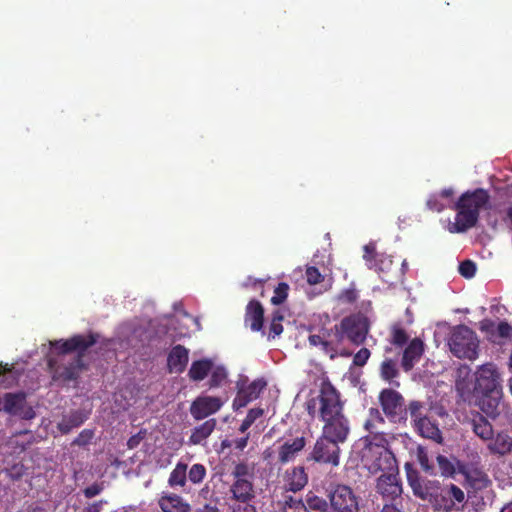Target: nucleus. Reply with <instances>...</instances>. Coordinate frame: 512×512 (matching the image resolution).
I'll list each match as a JSON object with an SVG mask.
<instances>
[{
  "label": "nucleus",
  "mask_w": 512,
  "mask_h": 512,
  "mask_svg": "<svg viewBox=\"0 0 512 512\" xmlns=\"http://www.w3.org/2000/svg\"><path fill=\"white\" fill-rule=\"evenodd\" d=\"M476 403L480 410L489 418L496 419L506 410L502 401V391L496 393L477 394Z\"/></svg>",
  "instance_id": "nucleus-20"
},
{
  "label": "nucleus",
  "mask_w": 512,
  "mask_h": 512,
  "mask_svg": "<svg viewBox=\"0 0 512 512\" xmlns=\"http://www.w3.org/2000/svg\"><path fill=\"white\" fill-rule=\"evenodd\" d=\"M94 343V335L51 341L47 359L53 380L63 384L75 381L84 367L80 354Z\"/></svg>",
  "instance_id": "nucleus-1"
},
{
  "label": "nucleus",
  "mask_w": 512,
  "mask_h": 512,
  "mask_svg": "<svg viewBox=\"0 0 512 512\" xmlns=\"http://www.w3.org/2000/svg\"><path fill=\"white\" fill-rule=\"evenodd\" d=\"M379 401L385 415L393 422L403 418L404 399L400 393L392 389H384L379 395Z\"/></svg>",
  "instance_id": "nucleus-15"
},
{
  "label": "nucleus",
  "mask_w": 512,
  "mask_h": 512,
  "mask_svg": "<svg viewBox=\"0 0 512 512\" xmlns=\"http://www.w3.org/2000/svg\"><path fill=\"white\" fill-rule=\"evenodd\" d=\"M20 512H46V511L39 506H29V507L21 510Z\"/></svg>",
  "instance_id": "nucleus-61"
},
{
  "label": "nucleus",
  "mask_w": 512,
  "mask_h": 512,
  "mask_svg": "<svg viewBox=\"0 0 512 512\" xmlns=\"http://www.w3.org/2000/svg\"><path fill=\"white\" fill-rule=\"evenodd\" d=\"M306 410L312 417L318 415L321 421L344 415L339 393L331 386L323 387L317 397L309 399Z\"/></svg>",
  "instance_id": "nucleus-4"
},
{
  "label": "nucleus",
  "mask_w": 512,
  "mask_h": 512,
  "mask_svg": "<svg viewBox=\"0 0 512 512\" xmlns=\"http://www.w3.org/2000/svg\"><path fill=\"white\" fill-rule=\"evenodd\" d=\"M282 316L274 317L270 325V333L272 337L278 336L283 331V326L281 324Z\"/></svg>",
  "instance_id": "nucleus-55"
},
{
  "label": "nucleus",
  "mask_w": 512,
  "mask_h": 512,
  "mask_svg": "<svg viewBox=\"0 0 512 512\" xmlns=\"http://www.w3.org/2000/svg\"><path fill=\"white\" fill-rule=\"evenodd\" d=\"M419 459H420V464H421L422 468L425 469L426 471H429L430 467L428 465L427 457L426 456H420Z\"/></svg>",
  "instance_id": "nucleus-62"
},
{
  "label": "nucleus",
  "mask_w": 512,
  "mask_h": 512,
  "mask_svg": "<svg viewBox=\"0 0 512 512\" xmlns=\"http://www.w3.org/2000/svg\"><path fill=\"white\" fill-rule=\"evenodd\" d=\"M467 482L469 485L468 490H472L473 493H481L484 489H486L490 483L487 475L483 473H475L474 475H469L467 477Z\"/></svg>",
  "instance_id": "nucleus-37"
},
{
  "label": "nucleus",
  "mask_w": 512,
  "mask_h": 512,
  "mask_svg": "<svg viewBox=\"0 0 512 512\" xmlns=\"http://www.w3.org/2000/svg\"><path fill=\"white\" fill-rule=\"evenodd\" d=\"M23 419H32L35 416L33 409L27 405L26 394L23 392L4 393L0 395V412Z\"/></svg>",
  "instance_id": "nucleus-11"
},
{
  "label": "nucleus",
  "mask_w": 512,
  "mask_h": 512,
  "mask_svg": "<svg viewBox=\"0 0 512 512\" xmlns=\"http://www.w3.org/2000/svg\"><path fill=\"white\" fill-rule=\"evenodd\" d=\"M474 394L498 393L502 391V378L497 366L493 363L481 365L476 373Z\"/></svg>",
  "instance_id": "nucleus-8"
},
{
  "label": "nucleus",
  "mask_w": 512,
  "mask_h": 512,
  "mask_svg": "<svg viewBox=\"0 0 512 512\" xmlns=\"http://www.w3.org/2000/svg\"><path fill=\"white\" fill-rule=\"evenodd\" d=\"M6 474L13 480L21 478L25 473V467L21 463H16L5 469Z\"/></svg>",
  "instance_id": "nucleus-53"
},
{
  "label": "nucleus",
  "mask_w": 512,
  "mask_h": 512,
  "mask_svg": "<svg viewBox=\"0 0 512 512\" xmlns=\"http://www.w3.org/2000/svg\"><path fill=\"white\" fill-rule=\"evenodd\" d=\"M358 298V291L355 288L354 284H351L350 287L342 290L338 296L337 300L344 304L354 303Z\"/></svg>",
  "instance_id": "nucleus-46"
},
{
  "label": "nucleus",
  "mask_w": 512,
  "mask_h": 512,
  "mask_svg": "<svg viewBox=\"0 0 512 512\" xmlns=\"http://www.w3.org/2000/svg\"><path fill=\"white\" fill-rule=\"evenodd\" d=\"M212 368V359L204 358L201 360H196L192 362L188 372V376L192 381L199 382L207 377L208 373L212 370Z\"/></svg>",
  "instance_id": "nucleus-31"
},
{
  "label": "nucleus",
  "mask_w": 512,
  "mask_h": 512,
  "mask_svg": "<svg viewBox=\"0 0 512 512\" xmlns=\"http://www.w3.org/2000/svg\"><path fill=\"white\" fill-rule=\"evenodd\" d=\"M94 432L91 429L82 430L79 435L73 440L72 444L77 446H85L92 440Z\"/></svg>",
  "instance_id": "nucleus-50"
},
{
  "label": "nucleus",
  "mask_w": 512,
  "mask_h": 512,
  "mask_svg": "<svg viewBox=\"0 0 512 512\" xmlns=\"http://www.w3.org/2000/svg\"><path fill=\"white\" fill-rule=\"evenodd\" d=\"M500 512H512V501L506 504Z\"/></svg>",
  "instance_id": "nucleus-64"
},
{
  "label": "nucleus",
  "mask_w": 512,
  "mask_h": 512,
  "mask_svg": "<svg viewBox=\"0 0 512 512\" xmlns=\"http://www.w3.org/2000/svg\"><path fill=\"white\" fill-rule=\"evenodd\" d=\"M159 505L163 512H188L189 506L178 495L162 496Z\"/></svg>",
  "instance_id": "nucleus-35"
},
{
  "label": "nucleus",
  "mask_w": 512,
  "mask_h": 512,
  "mask_svg": "<svg viewBox=\"0 0 512 512\" xmlns=\"http://www.w3.org/2000/svg\"><path fill=\"white\" fill-rule=\"evenodd\" d=\"M216 420L210 418L202 424L194 427L191 431L188 443L190 445H201L204 444L207 438L213 433L216 428Z\"/></svg>",
  "instance_id": "nucleus-28"
},
{
  "label": "nucleus",
  "mask_w": 512,
  "mask_h": 512,
  "mask_svg": "<svg viewBox=\"0 0 512 512\" xmlns=\"http://www.w3.org/2000/svg\"><path fill=\"white\" fill-rule=\"evenodd\" d=\"M284 481L287 490L297 492L305 487L308 477L303 467H294L286 471Z\"/></svg>",
  "instance_id": "nucleus-26"
},
{
  "label": "nucleus",
  "mask_w": 512,
  "mask_h": 512,
  "mask_svg": "<svg viewBox=\"0 0 512 512\" xmlns=\"http://www.w3.org/2000/svg\"><path fill=\"white\" fill-rule=\"evenodd\" d=\"M488 449L491 453L505 455L512 449V438L505 433H499L495 438L488 440Z\"/></svg>",
  "instance_id": "nucleus-34"
},
{
  "label": "nucleus",
  "mask_w": 512,
  "mask_h": 512,
  "mask_svg": "<svg viewBox=\"0 0 512 512\" xmlns=\"http://www.w3.org/2000/svg\"><path fill=\"white\" fill-rule=\"evenodd\" d=\"M408 340V335L400 324H394L391 327V343L397 346H403Z\"/></svg>",
  "instance_id": "nucleus-44"
},
{
  "label": "nucleus",
  "mask_w": 512,
  "mask_h": 512,
  "mask_svg": "<svg viewBox=\"0 0 512 512\" xmlns=\"http://www.w3.org/2000/svg\"><path fill=\"white\" fill-rule=\"evenodd\" d=\"M338 337L346 338L354 345L362 344L369 332L368 318L362 313H355L340 322Z\"/></svg>",
  "instance_id": "nucleus-7"
},
{
  "label": "nucleus",
  "mask_w": 512,
  "mask_h": 512,
  "mask_svg": "<svg viewBox=\"0 0 512 512\" xmlns=\"http://www.w3.org/2000/svg\"><path fill=\"white\" fill-rule=\"evenodd\" d=\"M288 285L286 283H279L274 290V296L271 298V302L274 305L282 304L288 295Z\"/></svg>",
  "instance_id": "nucleus-47"
},
{
  "label": "nucleus",
  "mask_w": 512,
  "mask_h": 512,
  "mask_svg": "<svg viewBox=\"0 0 512 512\" xmlns=\"http://www.w3.org/2000/svg\"><path fill=\"white\" fill-rule=\"evenodd\" d=\"M471 426L475 435L481 440L488 441L492 439L494 435L492 425L481 414H477L472 418Z\"/></svg>",
  "instance_id": "nucleus-32"
},
{
  "label": "nucleus",
  "mask_w": 512,
  "mask_h": 512,
  "mask_svg": "<svg viewBox=\"0 0 512 512\" xmlns=\"http://www.w3.org/2000/svg\"><path fill=\"white\" fill-rule=\"evenodd\" d=\"M387 444L379 442L361 444V460L371 474L398 471L396 459L393 453L387 449Z\"/></svg>",
  "instance_id": "nucleus-3"
},
{
  "label": "nucleus",
  "mask_w": 512,
  "mask_h": 512,
  "mask_svg": "<svg viewBox=\"0 0 512 512\" xmlns=\"http://www.w3.org/2000/svg\"><path fill=\"white\" fill-rule=\"evenodd\" d=\"M476 272V265L470 260L463 261L459 265V273L465 278H472Z\"/></svg>",
  "instance_id": "nucleus-51"
},
{
  "label": "nucleus",
  "mask_w": 512,
  "mask_h": 512,
  "mask_svg": "<svg viewBox=\"0 0 512 512\" xmlns=\"http://www.w3.org/2000/svg\"><path fill=\"white\" fill-rule=\"evenodd\" d=\"M402 503L383 504L381 512H402Z\"/></svg>",
  "instance_id": "nucleus-57"
},
{
  "label": "nucleus",
  "mask_w": 512,
  "mask_h": 512,
  "mask_svg": "<svg viewBox=\"0 0 512 512\" xmlns=\"http://www.w3.org/2000/svg\"><path fill=\"white\" fill-rule=\"evenodd\" d=\"M480 328L482 331L491 333L492 336L499 338H510L512 336V326L505 321L499 322L497 325L491 320H484L481 322Z\"/></svg>",
  "instance_id": "nucleus-33"
},
{
  "label": "nucleus",
  "mask_w": 512,
  "mask_h": 512,
  "mask_svg": "<svg viewBox=\"0 0 512 512\" xmlns=\"http://www.w3.org/2000/svg\"><path fill=\"white\" fill-rule=\"evenodd\" d=\"M307 459L320 464L338 466L340 462L339 444L320 436Z\"/></svg>",
  "instance_id": "nucleus-10"
},
{
  "label": "nucleus",
  "mask_w": 512,
  "mask_h": 512,
  "mask_svg": "<svg viewBox=\"0 0 512 512\" xmlns=\"http://www.w3.org/2000/svg\"><path fill=\"white\" fill-rule=\"evenodd\" d=\"M147 332L144 327L134 322H127L119 326L117 330V340L121 347H137L147 338Z\"/></svg>",
  "instance_id": "nucleus-18"
},
{
  "label": "nucleus",
  "mask_w": 512,
  "mask_h": 512,
  "mask_svg": "<svg viewBox=\"0 0 512 512\" xmlns=\"http://www.w3.org/2000/svg\"><path fill=\"white\" fill-rule=\"evenodd\" d=\"M375 244L373 242L364 246L363 258L369 269H373L379 273H385L392 267L393 261L391 256L385 253H376Z\"/></svg>",
  "instance_id": "nucleus-21"
},
{
  "label": "nucleus",
  "mask_w": 512,
  "mask_h": 512,
  "mask_svg": "<svg viewBox=\"0 0 512 512\" xmlns=\"http://www.w3.org/2000/svg\"><path fill=\"white\" fill-rule=\"evenodd\" d=\"M225 401L220 397L199 395L190 405L191 416L199 421L216 414L224 405Z\"/></svg>",
  "instance_id": "nucleus-14"
},
{
  "label": "nucleus",
  "mask_w": 512,
  "mask_h": 512,
  "mask_svg": "<svg viewBox=\"0 0 512 512\" xmlns=\"http://www.w3.org/2000/svg\"><path fill=\"white\" fill-rule=\"evenodd\" d=\"M89 411L76 410L68 415L63 416L57 427L62 434H67L74 428L81 426L88 418Z\"/></svg>",
  "instance_id": "nucleus-27"
},
{
  "label": "nucleus",
  "mask_w": 512,
  "mask_h": 512,
  "mask_svg": "<svg viewBox=\"0 0 512 512\" xmlns=\"http://www.w3.org/2000/svg\"><path fill=\"white\" fill-rule=\"evenodd\" d=\"M425 405L419 401H412L408 410L413 420L416 431L424 438L430 439L436 443H442V433L435 420L428 417L425 411Z\"/></svg>",
  "instance_id": "nucleus-6"
},
{
  "label": "nucleus",
  "mask_w": 512,
  "mask_h": 512,
  "mask_svg": "<svg viewBox=\"0 0 512 512\" xmlns=\"http://www.w3.org/2000/svg\"><path fill=\"white\" fill-rule=\"evenodd\" d=\"M451 353L459 359L475 360L479 341L475 332L465 325L455 326L448 339Z\"/></svg>",
  "instance_id": "nucleus-5"
},
{
  "label": "nucleus",
  "mask_w": 512,
  "mask_h": 512,
  "mask_svg": "<svg viewBox=\"0 0 512 512\" xmlns=\"http://www.w3.org/2000/svg\"><path fill=\"white\" fill-rule=\"evenodd\" d=\"M489 200L488 192L482 188L463 193L454 205L457 215L455 222L449 224V232L463 233L474 227L478 221L480 211L487 209Z\"/></svg>",
  "instance_id": "nucleus-2"
},
{
  "label": "nucleus",
  "mask_w": 512,
  "mask_h": 512,
  "mask_svg": "<svg viewBox=\"0 0 512 512\" xmlns=\"http://www.w3.org/2000/svg\"><path fill=\"white\" fill-rule=\"evenodd\" d=\"M370 357V351L367 348H361L353 358V364L356 366H364Z\"/></svg>",
  "instance_id": "nucleus-54"
},
{
  "label": "nucleus",
  "mask_w": 512,
  "mask_h": 512,
  "mask_svg": "<svg viewBox=\"0 0 512 512\" xmlns=\"http://www.w3.org/2000/svg\"><path fill=\"white\" fill-rule=\"evenodd\" d=\"M466 503L471 505L475 511H480L485 506L483 495L481 493H473L472 490H468L467 492Z\"/></svg>",
  "instance_id": "nucleus-48"
},
{
  "label": "nucleus",
  "mask_w": 512,
  "mask_h": 512,
  "mask_svg": "<svg viewBox=\"0 0 512 512\" xmlns=\"http://www.w3.org/2000/svg\"><path fill=\"white\" fill-rule=\"evenodd\" d=\"M381 376L391 381L393 378L398 376L397 363L392 359H386L381 364Z\"/></svg>",
  "instance_id": "nucleus-43"
},
{
  "label": "nucleus",
  "mask_w": 512,
  "mask_h": 512,
  "mask_svg": "<svg viewBox=\"0 0 512 512\" xmlns=\"http://www.w3.org/2000/svg\"><path fill=\"white\" fill-rule=\"evenodd\" d=\"M189 361V350L182 345L174 346L167 357V367L170 373H182Z\"/></svg>",
  "instance_id": "nucleus-23"
},
{
  "label": "nucleus",
  "mask_w": 512,
  "mask_h": 512,
  "mask_svg": "<svg viewBox=\"0 0 512 512\" xmlns=\"http://www.w3.org/2000/svg\"><path fill=\"white\" fill-rule=\"evenodd\" d=\"M338 333H339V326L336 325L334 327V330L332 331V333H330L328 335V342H331L334 346V348H336L337 352H335V357L337 356H342V357H349L351 355V352L348 351L347 349H345V347L343 346V341L345 338H340L338 337Z\"/></svg>",
  "instance_id": "nucleus-41"
},
{
  "label": "nucleus",
  "mask_w": 512,
  "mask_h": 512,
  "mask_svg": "<svg viewBox=\"0 0 512 512\" xmlns=\"http://www.w3.org/2000/svg\"><path fill=\"white\" fill-rule=\"evenodd\" d=\"M331 506L336 512H359V498L346 485H338L330 492Z\"/></svg>",
  "instance_id": "nucleus-12"
},
{
  "label": "nucleus",
  "mask_w": 512,
  "mask_h": 512,
  "mask_svg": "<svg viewBox=\"0 0 512 512\" xmlns=\"http://www.w3.org/2000/svg\"><path fill=\"white\" fill-rule=\"evenodd\" d=\"M308 341L311 346L320 347V349L328 354L331 359L335 358V352H337V350L331 342H328V339L321 335L313 334L309 336Z\"/></svg>",
  "instance_id": "nucleus-38"
},
{
  "label": "nucleus",
  "mask_w": 512,
  "mask_h": 512,
  "mask_svg": "<svg viewBox=\"0 0 512 512\" xmlns=\"http://www.w3.org/2000/svg\"><path fill=\"white\" fill-rule=\"evenodd\" d=\"M265 386L266 382L261 379L254 380L249 384H246V380H239L237 382V394L233 400V408L238 410L257 399Z\"/></svg>",
  "instance_id": "nucleus-16"
},
{
  "label": "nucleus",
  "mask_w": 512,
  "mask_h": 512,
  "mask_svg": "<svg viewBox=\"0 0 512 512\" xmlns=\"http://www.w3.org/2000/svg\"><path fill=\"white\" fill-rule=\"evenodd\" d=\"M306 445L304 437H296L294 439L286 440L278 448V460L281 464H286L293 461L299 452H301Z\"/></svg>",
  "instance_id": "nucleus-22"
},
{
  "label": "nucleus",
  "mask_w": 512,
  "mask_h": 512,
  "mask_svg": "<svg viewBox=\"0 0 512 512\" xmlns=\"http://www.w3.org/2000/svg\"><path fill=\"white\" fill-rule=\"evenodd\" d=\"M239 512H257L255 507L252 506V505H249L248 503L245 504V506L243 507L242 510H240Z\"/></svg>",
  "instance_id": "nucleus-63"
},
{
  "label": "nucleus",
  "mask_w": 512,
  "mask_h": 512,
  "mask_svg": "<svg viewBox=\"0 0 512 512\" xmlns=\"http://www.w3.org/2000/svg\"><path fill=\"white\" fill-rule=\"evenodd\" d=\"M264 310L258 301H250L247 305L245 323L252 331H260L263 327Z\"/></svg>",
  "instance_id": "nucleus-29"
},
{
  "label": "nucleus",
  "mask_w": 512,
  "mask_h": 512,
  "mask_svg": "<svg viewBox=\"0 0 512 512\" xmlns=\"http://www.w3.org/2000/svg\"><path fill=\"white\" fill-rule=\"evenodd\" d=\"M232 475L235 480L249 479L252 476V470L247 464L239 463L235 466Z\"/></svg>",
  "instance_id": "nucleus-49"
},
{
  "label": "nucleus",
  "mask_w": 512,
  "mask_h": 512,
  "mask_svg": "<svg viewBox=\"0 0 512 512\" xmlns=\"http://www.w3.org/2000/svg\"><path fill=\"white\" fill-rule=\"evenodd\" d=\"M141 438L138 436V435H135V436H132L128 441H127V446L130 448V449H133L135 448L139 442H140Z\"/></svg>",
  "instance_id": "nucleus-60"
},
{
  "label": "nucleus",
  "mask_w": 512,
  "mask_h": 512,
  "mask_svg": "<svg viewBox=\"0 0 512 512\" xmlns=\"http://www.w3.org/2000/svg\"><path fill=\"white\" fill-rule=\"evenodd\" d=\"M385 420L381 412L377 408H370L368 417L365 420L363 427L368 434L359 440L360 444L365 443H388L385 433L381 430Z\"/></svg>",
  "instance_id": "nucleus-13"
},
{
  "label": "nucleus",
  "mask_w": 512,
  "mask_h": 512,
  "mask_svg": "<svg viewBox=\"0 0 512 512\" xmlns=\"http://www.w3.org/2000/svg\"><path fill=\"white\" fill-rule=\"evenodd\" d=\"M206 476V468L204 465L196 463L189 469L187 468V480L192 484H200Z\"/></svg>",
  "instance_id": "nucleus-42"
},
{
  "label": "nucleus",
  "mask_w": 512,
  "mask_h": 512,
  "mask_svg": "<svg viewBox=\"0 0 512 512\" xmlns=\"http://www.w3.org/2000/svg\"><path fill=\"white\" fill-rule=\"evenodd\" d=\"M262 414H263V410L260 408L250 409L249 412L247 413L245 419L242 421L239 431L241 433H245L251 427V425L255 422V420L262 416Z\"/></svg>",
  "instance_id": "nucleus-45"
},
{
  "label": "nucleus",
  "mask_w": 512,
  "mask_h": 512,
  "mask_svg": "<svg viewBox=\"0 0 512 512\" xmlns=\"http://www.w3.org/2000/svg\"><path fill=\"white\" fill-rule=\"evenodd\" d=\"M322 437L343 444L350 433V423L345 415L323 421Z\"/></svg>",
  "instance_id": "nucleus-17"
},
{
  "label": "nucleus",
  "mask_w": 512,
  "mask_h": 512,
  "mask_svg": "<svg viewBox=\"0 0 512 512\" xmlns=\"http://www.w3.org/2000/svg\"><path fill=\"white\" fill-rule=\"evenodd\" d=\"M307 511L309 512H326L327 502L312 492L306 495V503H304Z\"/></svg>",
  "instance_id": "nucleus-40"
},
{
  "label": "nucleus",
  "mask_w": 512,
  "mask_h": 512,
  "mask_svg": "<svg viewBox=\"0 0 512 512\" xmlns=\"http://www.w3.org/2000/svg\"><path fill=\"white\" fill-rule=\"evenodd\" d=\"M306 279L308 284L315 285L323 280V276L316 267L311 266L306 269Z\"/></svg>",
  "instance_id": "nucleus-52"
},
{
  "label": "nucleus",
  "mask_w": 512,
  "mask_h": 512,
  "mask_svg": "<svg viewBox=\"0 0 512 512\" xmlns=\"http://www.w3.org/2000/svg\"><path fill=\"white\" fill-rule=\"evenodd\" d=\"M375 489L384 504H396L403 501V489L398 471L381 474L376 480Z\"/></svg>",
  "instance_id": "nucleus-9"
},
{
  "label": "nucleus",
  "mask_w": 512,
  "mask_h": 512,
  "mask_svg": "<svg viewBox=\"0 0 512 512\" xmlns=\"http://www.w3.org/2000/svg\"><path fill=\"white\" fill-rule=\"evenodd\" d=\"M211 377L209 380V386L210 388H216L222 386L227 378H228V371L223 365H215L213 363V368L210 371Z\"/></svg>",
  "instance_id": "nucleus-39"
},
{
  "label": "nucleus",
  "mask_w": 512,
  "mask_h": 512,
  "mask_svg": "<svg viewBox=\"0 0 512 512\" xmlns=\"http://www.w3.org/2000/svg\"><path fill=\"white\" fill-rule=\"evenodd\" d=\"M103 501L95 502L86 508V512H100L102 509Z\"/></svg>",
  "instance_id": "nucleus-58"
},
{
  "label": "nucleus",
  "mask_w": 512,
  "mask_h": 512,
  "mask_svg": "<svg viewBox=\"0 0 512 512\" xmlns=\"http://www.w3.org/2000/svg\"><path fill=\"white\" fill-rule=\"evenodd\" d=\"M247 443H248V436H245V437L239 438L235 441V447L239 450H243L247 446Z\"/></svg>",
  "instance_id": "nucleus-59"
},
{
  "label": "nucleus",
  "mask_w": 512,
  "mask_h": 512,
  "mask_svg": "<svg viewBox=\"0 0 512 512\" xmlns=\"http://www.w3.org/2000/svg\"><path fill=\"white\" fill-rule=\"evenodd\" d=\"M101 492V487L97 484H93L91 486H88L84 490V494L87 498H92L98 495Z\"/></svg>",
  "instance_id": "nucleus-56"
},
{
  "label": "nucleus",
  "mask_w": 512,
  "mask_h": 512,
  "mask_svg": "<svg viewBox=\"0 0 512 512\" xmlns=\"http://www.w3.org/2000/svg\"><path fill=\"white\" fill-rule=\"evenodd\" d=\"M232 498L240 503L247 504L254 498V488L250 479L235 480L230 487Z\"/></svg>",
  "instance_id": "nucleus-25"
},
{
  "label": "nucleus",
  "mask_w": 512,
  "mask_h": 512,
  "mask_svg": "<svg viewBox=\"0 0 512 512\" xmlns=\"http://www.w3.org/2000/svg\"><path fill=\"white\" fill-rule=\"evenodd\" d=\"M187 468L188 465L182 461H179L174 469L171 471L168 484L172 488H184L187 483Z\"/></svg>",
  "instance_id": "nucleus-36"
},
{
  "label": "nucleus",
  "mask_w": 512,
  "mask_h": 512,
  "mask_svg": "<svg viewBox=\"0 0 512 512\" xmlns=\"http://www.w3.org/2000/svg\"><path fill=\"white\" fill-rule=\"evenodd\" d=\"M465 500V494L462 489L454 484H450L441 489L440 494L435 499L437 509L445 512H451L459 507L456 504H462Z\"/></svg>",
  "instance_id": "nucleus-19"
},
{
  "label": "nucleus",
  "mask_w": 512,
  "mask_h": 512,
  "mask_svg": "<svg viewBox=\"0 0 512 512\" xmlns=\"http://www.w3.org/2000/svg\"><path fill=\"white\" fill-rule=\"evenodd\" d=\"M424 352V343L418 338L413 339L406 347L402 358V367L405 371H410L414 365L421 359Z\"/></svg>",
  "instance_id": "nucleus-24"
},
{
  "label": "nucleus",
  "mask_w": 512,
  "mask_h": 512,
  "mask_svg": "<svg viewBox=\"0 0 512 512\" xmlns=\"http://www.w3.org/2000/svg\"><path fill=\"white\" fill-rule=\"evenodd\" d=\"M454 191L452 188H445L438 194H432L427 200V207L436 212H441L452 203Z\"/></svg>",
  "instance_id": "nucleus-30"
}]
</instances>
